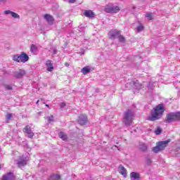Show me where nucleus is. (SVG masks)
Segmentation results:
<instances>
[{
    "label": "nucleus",
    "instance_id": "obj_1",
    "mask_svg": "<svg viewBox=\"0 0 180 180\" xmlns=\"http://www.w3.org/2000/svg\"><path fill=\"white\" fill-rule=\"evenodd\" d=\"M165 108L162 104H159L155 106L150 112V115L148 117V120L150 122H155V120H159L162 117Z\"/></svg>",
    "mask_w": 180,
    "mask_h": 180
},
{
    "label": "nucleus",
    "instance_id": "obj_2",
    "mask_svg": "<svg viewBox=\"0 0 180 180\" xmlns=\"http://www.w3.org/2000/svg\"><path fill=\"white\" fill-rule=\"evenodd\" d=\"M133 119H134V111L132 110H127L124 114V124H125V126H131Z\"/></svg>",
    "mask_w": 180,
    "mask_h": 180
},
{
    "label": "nucleus",
    "instance_id": "obj_3",
    "mask_svg": "<svg viewBox=\"0 0 180 180\" xmlns=\"http://www.w3.org/2000/svg\"><path fill=\"white\" fill-rule=\"evenodd\" d=\"M120 11L119 6H114L113 4H109L104 8V12L106 13H117Z\"/></svg>",
    "mask_w": 180,
    "mask_h": 180
},
{
    "label": "nucleus",
    "instance_id": "obj_4",
    "mask_svg": "<svg viewBox=\"0 0 180 180\" xmlns=\"http://www.w3.org/2000/svg\"><path fill=\"white\" fill-rule=\"evenodd\" d=\"M175 120H180V112H171L167 115V123L175 122Z\"/></svg>",
    "mask_w": 180,
    "mask_h": 180
},
{
    "label": "nucleus",
    "instance_id": "obj_5",
    "mask_svg": "<svg viewBox=\"0 0 180 180\" xmlns=\"http://www.w3.org/2000/svg\"><path fill=\"white\" fill-rule=\"evenodd\" d=\"M27 155H29V154L25 153L19 157V161L18 162V167H25V165H27L29 161V157Z\"/></svg>",
    "mask_w": 180,
    "mask_h": 180
},
{
    "label": "nucleus",
    "instance_id": "obj_6",
    "mask_svg": "<svg viewBox=\"0 0 180 180\" xmlns=\"http://www.w3.org/2000/svg\"><path fill=\"white\" fill-rule=\"evenodd\" d=\"M22 131L27 136V137H29V139H32L34 136V133L32 131V127H30V125L25 126Z\"/></svg>",
    "mask_w": 180,
    "mask_h": 180
},
{
    "label": "nucleus",
    "instance_id": "obj_7",
    "mask_svg": "<svg viewBox=\"0 0 180 180\" xmlns=\"http://www.w3.org/2000/svg\"><path fill=\"white\" fill-rule=\"evenodd\" d=\"M120 34V30H111L108 33V37H109V39H111L112 40H115L116 37H119Z\"/></svg>",
    "mask_w": 180,
    "mask_h": 180
},
{
    "label": "nucleus",
    "instance_id": "obj_8",
    "mask_svg": "<svg viewBox=\"0 0 180 180\" xmlns=\"http://www.w3.org/2000/svg\"><path fill=\"white\" fill-rule=\"evenodd\" d=\"M77 122L79 124L84 126V124H86V123H88V117H86V115H82L79 116Z\"/></svg>",
    "mask_w": 180,
    "mask_h": 180
},
{
    "label": "nucleus",
    "instance_id": "obj_9",
    "mask_svg": "<svg viewBox=\"0 0 180 180\" xmlns=\"http://www.w3.org/2000/svg\"><path fill=\"white\" fill-rule=\"evenodd\" d=\"M169 143H171V139H168L167 141H159L156 144L159 146L161 151H162V150H165V147H167L168 146Z\"/></svg>",
    "mask_w": 180,
    "mask_h": 180
},
{
    "label": "nucleus",
    "instance_id": "obj_10",
    "mask_svg": "<svg viewBox=\"0 0 180 180\" xmlns=\"http://www.w3.org/2000/svg\"><path fill=\"white\" fill-rule=\"evenodd\" d=\"M1 180H15V174L13 172H8L3 175Z\"/></svg>",
    "mask_w": 180,
    "mask_h": 180
},
{
    "label": "nucleus",
    "instance_id": "obj_11",
    "mask_svg": "<svg viewBox=\"0 0 180 180\" xmlns=\"http://www.w3.org/2000/svg\"><path fill=\"white\" fill-rule=\"evenodd\" d=\"M11 15L12 16V18H13L14 19H20V15H19V14L11 11V10H7L4 11V15Z\"/></svg>",
    "mask_w": 180,
    "mask_h": 180
},
{
    "label": "nucleus",
    "instance_id": "obj_12",
    "mask_svg": "<svg viewBox=\"0 0 180 180\" xmlns=\"http://www.w3.org/2000/svg\"><path fill=\"white\" fill-rule=\"evenodd\" d=\"M118 172H120V174H121V175L124 176V178H126V176H127V170L126 169V168H124V166L122 165H120L118 167Z\"/></svg>",
    "mask_w": 180,
    "mask_h": 180
},
{
    "label": "nucleus",
    "instance_id": "obj_13",
    "mask_svg": "<svg viewBox=\"0 0 180 180\" xmlns=\"http://www.w3.org/2000/svg\"><path fill=\"white\" fill-rule=\"evenodd\" d=\"M21 63H27L29 61V56L25 52H21L20 54Z\"/></svg>",
    "mask_w": 180,
    "mask_h": 180
},
{
    "label": "nucleus",
    "instance_id": "obj_14",
    "mask_svg": "<svg viewBox=\"0 0 180 180\" xmlns=\"http://www.w3.org/2000/svg\"><path fill=\"white\" fill-rule=\"evenodd\" d=\"M24 75H26V71L24 70H20L18 72H15L14 77L15 78H22Z\"/></svg>",
    "mask_w": 180,
    "mask_h": 180
},
{
    "label": "nucleus",
    "instance_id": "obj_15",
    "mask_svg": "<svg viewBox=\"0 0 180 180\" xmlns=\"http://www.w3.org/2000/svg\"><path fill=\"white\" fill-rule=\"evenodd\" d=\"M44 19L46 20L49 25H53V23H54V18L49 14H46L44 15Z\"/></svg>",
    "mask_w": 180,
    "mask_h": 180
},
{
    "label": "nucleus",
    "instance_id": "obj_16",
    "mask_svg": "<svg viewBox=\"0 0 180 180\" xmlns=\"http://www.w3.org/2000/svg\"><path fill=\"white\" fill-rule=\"evenodd\" d=\"M131 180H139L140 179V173L136 172H132L130 173Z\"/></svg>",
    "mask_w": 180,
    "mask_h": 180
},
{
    "label": "nucleus",
    "instance_id": "obj_17",
    "mask_svg": "<svg viewBox=\"0 0 180 180\" xmlns=\"http://www.w3.org/2000/svg\"><path fill=\"white\" fill-rule=\"evenodd\" d=\"M46 67H47L46 70L49 72H51L53 70H54V67H53V63H51V60H48L46 62Z\"/></svg>",
    "mask_w": 180,
    "mask_h": 180
},
{
    "label": "nucleus",
    "instance_id": "obj_18",
    "mask_svg": "<svg viewBox=\"0 0 180 180\" xmlns=\"http://www.w3.org/2000/svg\"><path fill=\"white\" fill-rule=\"evenodd\" d=\"M47 180H61V176L60 174H52Z\"/></svg>",
    "mask_w": 180,
    "mask_h": 180
},
{
    "label": "nucleus",
    "instance_id": "obj_19",
    "mask_svg": "<svg viewBox=\"0 0 180 180\" xmlns=\"http://www.w3.org/2000/svg\"><path fill=\"white\" fill-rule=\"evenodd\" d=\"M81 72H82L84 75H86V74H89V72H91V68H89V66H85L82 68Z\"/></svg>",
    "mask_w": 180,
    "mask_h": 180
},
{
    "label": "nucleus",
    "instance_id": "obj_20",
    "mask_svg": "<svg viewBox=\"0 0 180 180\" xmlns=\"http://www.w3.org/2000/svg\"><path fill=\"white\" fill-rule=\"evenodd\" d=\"M13 61H15L16 63H21L20 55L15 54L13 56Z\"/></svg>",
    "mask_w": 180,
    "mask_h": 180
},
{
    "label": "nucleus",
    "instance_id": "obj_21",
    "mask_svg": "<svg viewBox=\"0 0 180 180\" xmlns=\"http://www.w3.org/2000/svg\"><path fill=\"white\" fill-rule=\"evenodd\" d=\"M148 149V147L146 143H141L139 145V150H141V151H143V152L147 151Z\"/></svg>",
    "mask_w": 180,
    "mask_h": 180
},
{
    "label": "nucleus",
    "instance_id": "obj_22",
    "mask_svg": "<svg viewBox=\"0 0 180 180\" xmlns=\"http://www.w3.org/2000/svg\"><path fill=\"white\" fill-rule=\"evenodd\" d=\"M58 136L60 137V139H62V140L63 141L67 140V134H65V133L63 131L59 132Z\"/></svg>",
    "mask_w": 180,
    "mask_h": 180
},
{
    "label": "nucleus",
    "instance_id": "obj_23",
    "mask_svg": "<svg viewBox=\"0 0 180 180\" xmlns=\"http://www.w3.org/2000/svg\"><path fill=\"white\" fill-rule=\"evenodd\" d=\"M152 151H153V153L157 154V153H160V151H161V150L160 148V146H158V145L156 143V146L153 148Z\"/></svg>",
    "mask_w": 180,
    "mask_h": 180
},
{
    "label": "nucleus",
    "instance_id": "obj_24",
    "mask_svg": "<svg viewBox=\"0 0 180 180\" xmlns=\"http://www.w3.org/2000/svg\"><path fill=\"white\" fill-rule=\"evenodd\" d=\"M31 53H36L37 51V46L34 44H32L30 47Z\"/></svg>",
    "mask_w": 180,
    "mask_h": 180
},
{
    "label": "nucleus",
    "instance_id": "obj_25",
    "mask_svg": "<svg viewBox=\"0 0 180 180\" xmlns=\"http://www.w3.org/2000/svg\"><path fill=\"white\" fill-rule=\"evenodd\" d=\"M117 39L121 43H124L126 41L124 37H123V35H120V34L118 35Z\"/></svg>",
    "mask_w": 180,
    "mask_h": 180
},
{
    "label": "nucleus",
    "instance_id": "obj_26",
    "mask_svg": "<svg viewBox=\"0 0 180 180\" xmlns=\"http://www.w3.org/2000/svg\"><path fill=\"white\" fill-rule=\"evenodd\" d=\"M146 18H147L148 20H153L154 19L151 13H146Z\"/></svg>",
    "mask_w": 180,
    "mask_h": 180
},
{
    "label": "nucleus",
    "instance_id": "obj_27",
    "mask_svg": "<svg viewBox=\"0 0 180 180\" xmlns=\"http://www.w3.org/2000/svg\"><path fill=\"white\" fill-rule=\"evenodd\" d=\"M46 119H48V123H51V122H54V116H53V115L47 117Z\"/></svg>",
    "mask_w": 180,
    "mask_h": 180
},
{
    "label": "nucleus",
    "instance_id": "obj_28",
    "mask_svg": "<svg viewBox=\"0 0 180 180\" xmlns=\"http://www.w3.org/2000/svg\"><path fill=\"white\" fill-rule=\"evenodd\" d=\"M84 16H86V18H91V11H86L84 13Z\"/></svg>",
    "mask_w": 180,
    "mask_h": 180
},
{
    "label": "nucleus",
    "instance_id": "obj_29",
    "mask_svg": "<svg viewBox=\"0 0 180 180\" xmlns=\"http://www.w3.org/2000/svg\"><path fill=\"white\" fill-rule=\"evenodd\" d=\"M4 86H5V89H7V91H12V89H13V88L12 87V85L11 84H6Z\"/></svg>",
    "mask_w": 180,
    "mask_h": 180
},
{
    "label": "nucleus",
    "instance_id": "obj_30",
    "mask_svg": "<svg viewBox=\"0 0 180 180\" xmlns=\"http://www.w3.org/2000/svg\"><path fill=\"white\" fill-rule=\"evenodd\" d=\"M162 131V130L161 129V128L158 127L157 129L155 131V134H157V136L161 134V132Z\"/></svg>",
    "mask_w": 180,
    "mask_h": 180
},
{
    "label": "nucleus",
    "instance_id": "obj_31",
    "mask_svg": "<svg viewBox=\"0 0 180 180\" xmlns=\"http://www.w3.org/2000/svg\"><path fill=\"white\" fill-rule=\"evenodd\" d=\"M143 30H144V27L143 26V25H141L140 26L136 27L137 32H141Z\"/></svg>",
    "mask_w": 180,
    "mask_h": 180
},
{
    "label": "nucleus",
    "instance_id": "obj_32",
    "mask_svg": "<svg viewBox=\"0 0 180 180\" xmlns=\"http://www.w3.org/2000/svg\"><path fill=\"white\" fill-rule=\"evenodd\" d=\"M6 120H11V119H12V113H8L6 115Z\"/></svg>",
    "mask_w": 180,
    "mask_h": 180
},
{
    "label": "nucleus",
    "instance_id": "obj_33",
    "mask_svg": "<svg viewBox=\"0 0 180 180\" xmlns=\"http://www.w3.org/2000/svg\"><path fill=\"white\" fill-rule=\"evenodd\" d=\"M146 162H147V164H148V165H150V164H151V159L146 158Z\"/></svg>",
    "mask_w": 180,
    "mask_h": 180
},
{
    "label": "nucleus",
    "instance_id": "obj_34",
    "mask_svg": "<svg viewBox=\"0 0 180 180\" xmlns=\"http://www.w3.org/2000/svg\"><path fill=\"white\" fill-rule=\"evenodd\" d=\"M61 109H63V108H65V103H61L60 105Z\"/></svg>",
    "mask_w": 180,
    "mask_h": 180
},
{
    "label": "nucleus",
    "instance_id": "obj_35",
    "mask_svg": "<svg viewBox=\"0 0 180 180\" xmlns=\"http://www.w3.org/2000/svg\"><path fill=\"white\" fill-rule=\"evenodd\" d=\"M135 86H136L137 89H141V84L137 86V83L135 84Z\"/></svg>",
    "mask_w": 180,
    "mask_h": 180
},
{
    "label": "nucleus",
    "instance_id": "obj_36",
    "mask_svg": "<svg viewBox=\"0 0 180 180\" xmlns=\"http://www.w3.org/2000/svg\"><path fill=\"white\" fill-rule=\"evenodd\" d=\"M75 1L77 0H68L69 4H75Z\"/></svg>",
    "mask_w": 180,
    "mask_h": 180
},
{
    "label": "nucleus",
    "instance_id": "obj_37",
    "mask_svg": "<svg viewBox=\"0 0 180 180\" xmlns=\"http://www.w3.org/2000/svg\"><path fill=\"white\" fill-rule=\"evenodd\" d=\"M91 18H95V13L93 11H91Z\"/></svg>",
    "mask_w": 180,
    "mask_h": 180
},
{
    "label": "nucleus",
    "instance_id": "obj_38",
    "mask_svg": "<svg viewBox=\"0 0 180 180\" xmlns=\"http://www.w3.org/2000/svg\"><path fill=\"white\" fill-rule=\"evenodd\" d=\"M0 4H6V0H0Z\"/></svg>",
    "mask_w": 180,
    "mask_h": 180
},
{
    "label": "nucleus",
    "instance_id": "obj_39",
    "mask_svg": "<svg viewBox=\"0 0 180 180\" xmlns=\"http://www.w3.org/2000/svg\"><path fill=\"white\" fill-rule=\"evenodd\" d=\"M53 55L57 54V49H55L53 50Z\"/></svg>",
    "mask_w": 180,
    "mask_h": 180
},
{
    "label": "nucleus",
    "instance_id": "obj_40",
    "mask_svg": "<svg viewBox=\"0 0 180 180\" xmlns=\"http://www.w3.org/2000/svg\"><path fill=\"white\" fill-rule=\"evenodd\" d=\"M65 67H70V63H65Z\"/></svg>",
    "mask_w": 180,
    "mask_h": 180
},
{
    "label": "nucleus",
    "instance_id": "obj_41",
    "mask_svg": "<svg viewBox=\"0 0 180 180\" xmlns=\"http://www.w3.org/2000/svg\"><path fill=\"white\" fill-rule=\"evenodd\" d=\"M46 108H49V109H50V105H49V104H46Z\"/></svg>",
    "mask_w": 180,
    "mask_h": 180
},
{
    "label": "nucleus",
    "instance_id": "obj_42",
    "mask_svg": "<svg viewBox=\"0 0 180 180\" xmlns=\"http://www.w3.org/2000/svg\"><path fill=\"white\" fill-rule=\"evenodd\" d=\"M40 102V100H38L37 101V105H39V103Z\"/></svg>",
    "mask_w": 180,
    "mask_h": 180
},
{
    "label": "nucleus",
    "instance_id": "obj_43",
    "mask_svg": "<svg viewBox=\"0 0 180 180\" xmlns=\"http://www.w3.org/2000/svg\"><path fill=\"white\" fill-rule=\"evenodd\" d=\"M1 168H2V167H1V165H0V169H1Z\"/></svg>",
    "mask_w": 180,
    "mask_h": 180
}]
</instances>
